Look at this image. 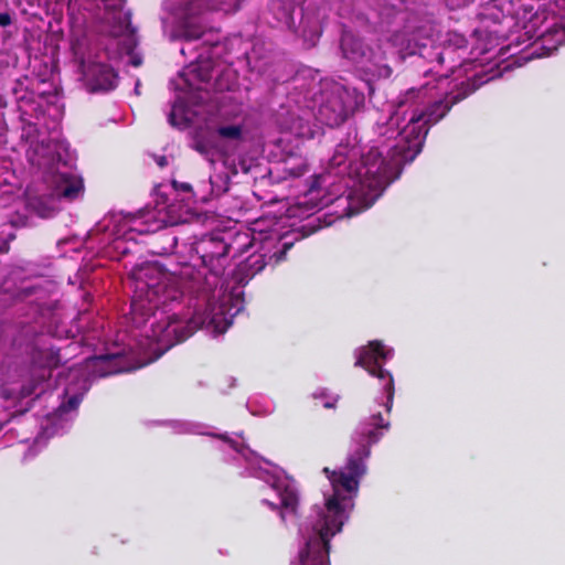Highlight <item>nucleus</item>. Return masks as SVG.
<instances>
[{
  "mask_svg": "<svg viewBox=\"0 0 565 565\" xmlns=\"http://www.w3.org/2000/svg\"><path fill=\"white\" fill-rule=\"evenodd\" d=\"M411 147L397 135L391 146L371 147L361 157L356 170L361 191L373 203L383 191L399 177L405 163L412 162L417 156H411Z\"/></svg>",
  "mask_w": 565,
  "mask_h": 565,
  "instance_id": "5",
  "label": "nucleus"
},
{
  "mask_svg": "<svg viewBox=\"0 0 565 565\" xmlns=\"http://www.w3.org/2000/svg\"><path fill=\"white\" fill-rule=\"evenodd\" d=\"M364 104V95L355 88L341 87L322 103L319 119L327 126L337 127Z\"/></svg>",
  "mask_w": 565,
  "mask_h": 565,
  "instance_id": "7",
  "label": "nucleus"
},
{
  "mask_svg": "<svg viewBox=\"0 0 565 565\" xmlns=\"http://www.w3.org/2000/svg\"><path fill=\"white\" fill-rule=\"evenodd\" d=\"M184 20L185 21L183 22L182 31H181V38L183 40L195 41V40L201 39L204 35L205 31L202 25L191 23L190 21H188V19H184Z\"/></svg>",
  "mask_w": 565,
  "mask_h": 565,
  "instance_id": "22",
  "label": "nucleus"
},
{
  "mask_svg": "<svg viewBox=\"0 0 565 565\" xmlns=\"http://www.w3.org/2000/svg\"><path fill=\"white\" fill-rule=\"evenodd\" d=\"M280 518L284 520L285 519V515H284V512L281 511L280 512Z\"/></svg>",
  "mask_w": 565,
  "mask_h": 565,
  "instance_id": "35",
  "label": "nucleus"
},
{
  "mask_svg": "<svg viewBox=\"0 0 565 565\" xmlns=\"http://www.w3.org/2000/svg\"><path fill=\"white\" fill-rule=\"evenodd\" d=\"M87 367L97 377H106L134 370L121 353L92 356L87 360Z\"/></svg>",
  "mask_w": 565,
  "mask_h": 565,
  "instance_id": "9",
  "label": "nucleus"
},
{
  "mask_svg": "<svg viewBox=\"0 0 565 565\" xmlns=\"http://www.w3.org/2000/svg\"><path fill=\"white\" fill-rule=\"evenodd\" d=\"M84 191L83 180L73 174L63 173L57 175L54 186V194L66 201L76 200Z\"/></svg>",
  "mask_w": 565,
  "mask_h": 565,
  "instance_id": "10",
  "label": "nucleus"
},
{
  "mask_svg": "<svg viewBox=\"0 0 565 565\" xmlns=\"http://www.w3.org/2000/svg\"><path fill=\"white\" fill-rule=\"evenodd\" d=\"M33 391H34V388H33V387H32V388L23 387V393H24L25 395H31V394L33 393Z\"/></svg>",
  "mask_w": 565,
  "mask_h": 565,
  "instance_id": "34",
  "label": "nucleus"
},
{
  "mask_svg": "<svg viewBox=\"0 0 565 565\" xmlns=\"http://www.w3.org/2000/svg\"><path fill=\"white\" fill-rule=\"evenodd\" d=\"M302 238V236H300L299 234H296V236L294 235H284L281 237V248L279 252L275 253V256L277 257L278 260H285L286 259V254L288 253V250H290L295 243L297 241H300Z\"/></svg>",
  "mask_w": 565,
  "mask_h": 565,
  "instance_id": "23",
  "label": "nucleus"
},
{
  "mask_svg": "<svg viewBox=\"0 0 565 565\" xmlns=\"http://www.w3.org/2000/svg\"><path fill=\"white\" fill-rule=\"evenodd\" d=\"M330 547L310 548L306 555V547L299 553L300 565H330L329 561Z\"/></svg>",
  "mask_w": 565,
  "mask_h": 565,
  "instance_id": "19",
  "label": "nucleus"
},
{
  "mask_svg": "<svg viewBox=\"0 0 565 565\" xmlns=\"http://www.w3.org/2000/svg\"><path fill=\"white\" fill-rule=\"evenodd\" d=\"M265 504H267L270 509L276 510L277 505L268 500H263Z\"/></svg>",
  "mask_w": 565,
  "mask_h": 565,
  "instance_id": "30",
  "label": "nucleus"
},
{
  "mask_svg": "<svg viewBox=\"0 0 565 565\" xmlns=\"http://www.w3.org/2000/svg\"><path fill=\"white\" fill-rule=\"evenodd\" d=\"M32 363L43 370L41 380L51 376V371L61 365L60 350L54 348L34 349L32 352Z\"/></svg>",
  "mask_w": 565,
  "mask_h": 565,
  "instance_id": "11",
  "label": "nucleus"
},
{
  "mask_svg": "<svg viewBox=\"0 0 565 565\" xmlns=\"http://www.w3.org/2000/svg\"><path fill=\"white\" fill-rule=\"evenodd\" d=\"M391 351L387 350L381 341H370L366 347L360 349L355 366L366 370L372 376L384 382V391L386 394V409L391 411L394 399V379L393 375L383 369L382 364L388 359Z\"/></svg>",
  "mask_w": 565,
  "mask_h": 565,
  "instance_id": "8",
  "label": "nucleus"
},
{
  "mask_svg": "<svg viewBox=\"0 0 565 565\" xmlns=\"http://www.w3.org/2000/svg\"><path fill=\"white\" fill-rule=\"evenodd\" d=\"M340 50L343 57L354 63L370 79L388 78L393 73L381 44L370 46L349 30L342 31Z\"/></svg>",
  "mask_w": 565,
  "mask_h": 565,
  "instance_id": "6",
  "label": "nucleus"
},
{
  "mask_svg": "<svg viewBox=\"0 0 565 565\" xmlns=\"http://www.w3.org/2000/svg\"><path fill=\"white\" fill-rule=\"evenodd\" d=\"M191 147L209 161L213 162V157L218 149L215 131L209 129L198 130L193 137Z\"/></svg>",
  "mask_w": 565,
  "mask_h": 565,
  "instance_id": "12",
  "label": "nucleus"
},
{
  "mask_svg": "<svg viewBox=\"0 0 565 565\" xmlns=\"http://www.w3.org/2000/svg\"><path fill=\"white\" fill-rule=\"evenodd\" d=\"M184 78L186 86L190 89L198 87V84L209 82L211 73L207 67H201L199 64H190L181 74Z\"/></svg>",
  "mask_w": 565,
  "mask_h": 565,
  "instance_id": "16",
  "label": "nucleus"
},
{
  "mask_svg": "<svg viewBox=\"0 0 565 565\" xmlns=\"http://www.w3.org/2000/svg\"><path fill=\"white\" fill-rule=\"evenodd\" d=\"M215 135L222 139L238 141L243 139V128L241 125L220 126L216 128Z\"/></svg>",
  "mask_w": 565,
  "mask_h": 565,
  "instance_id": "21",
  "label": "nucleus"
},
{
  "mask_svg": "<svg viewBox=\"0 0 565 565\" xmlns=\"http://www.w3.org/2000/svg\"><path fill=\"white\" fill-rule=\"evenodd\" d=\"M169 121H170V124H171V125H173V126L175 125V121H174V113H173V111H171V113L169 114Z\"/></svg>",
  "mask_w": 565,
  "mask_h": 565,
  "instance_id": "32",
  "label": "nucleus"
},
{
  "mask_svg": "<svg viewBox=\"0 0 565 565\" xmlns=\"http://www.w3.org/2000/svg\"><path fill=\"white\" fill-rule=\"evenodd\" d=\"M12 23V17L9 12H0V26L6 28Z\"/></svg>",
  "mask_w": 565,
  "mask_h": 565,
  "instance_id": "26",
  "label": "nucleus"
},
{
  "mask_svg": "<svg viewBox=\"0 0 565 565\" xmlns=\"http://www.w3.org/2000/svg\"><path fill=\"white\" fill-rule=\"evenodd\" d=\"M371 419V425L374 428L362 427L360 429L356 439L359 447L348 459L345 470L332 471L329 468L323 469L332 484L333 494L326 501L324 521L318 535L306 543V555L309 554L310 548L330 547V537L340 532L343 526L344 508L341 504V500L345 498L341 495V491L350 493L358 490L359 479L366 470L364 459L371 454L370 447L381 439L382 433L379 429H387L390 426L387 422H384L381 413L373 415Z\"/></svg>",
  "mask_w": 565,
  "mask_h": 565,
  "instance_id": "2",
  "label": "nucleus"
},
{
  "mask_svg": "<svg viewBox=\"0 0 565 565\" xmlns=\"http://www.w3.org/2000/svg\"><path fill=\"white\" fill-rule=\"evenodd\" d=\"M274 489L277 491L280 499L281 510L296 513L299 499L295 488L285 482H277L274 484Z\"/></svg>",
  "mask_w": 565,
  "mask_h": 565,
  "instance_id": "15",
  "label": "nucleus"
},
{
  "mask_svg": "<svg viewBox=\"0 0 565 565\" xmlns=\"http://www.w3.org/2000/svg\"><path fill=\"white\" fill-rule=\"evenodd\" d=\"M81 403V398L77 395H73L68 398L67 405L70 409L76 408Z\"/></svg>",
  "mask_w": 565,
  "mask_h": 565,
  "instance_id": "27",
  "label": "nucleus"
},
{
  "mask_svg": "<svg viewBox=\"0 0 565 565\" xmlns=\"http://www.w3.org/2000/svg\"><path fill=\"white\" fill-rule=\"evenodd\" d=\"M140 297H145L149 310L178 300L184 292L210 289L212 284L194 266L184 265L179 271H166L157 263H146L131 271Z\"/></svg>",
  "mask_w": 565,
  "mask_h": 565,
  "instance_id": "4",
  "label": "nucleus"
},
{
  "mask_svg": "<svg viewBox=\"0 0 565 565\" xmlns=\"http://www.w3.org/2000/svg\"><path fill=\"white\" fill-rule=\"evenodd\" d=\"M350 156V150L347 146L339 145L330 159V163L333 167H340L345 163Z\"/></svg>",
  "mask_w": 565,
  "mask_h": 565,
  "instance_id": "24",
  "label": "nucleus"
},
{
  "mask_svg": "<svg viewBox=\"0 0 565 565\" xmlns=\"http://www.w3.org/2000/svg\"><path fill=\"white\" fill-rule=\"evenodd\" d=\"M391 41L394 45L399 46V52L405 55H415L420 46H425V44H420L415 39L414 34H408L404 31L395 32Z\"/></svg>",
  "mask_w": 565,
  "mask_h": 565,
  "instance_id": "18",
  "label": "nucleus"
},
{
  "mask_svg": "<svg viewBox=\"0 0 565 565\" xmlns=\"http://www.w3.org/2000/svg\"><path fill=\"white\" fill-rule=\"evenodd\" d=\"M158 163H159L160 167H164L167 164L166 157H161L160 160L158 161Z\"/></svg>",
  "mask_w": 565,
  "mask_h": 565,
  "instance_id": "33",
  "label": "nucleus"
},
{
  "mask_svg": "<svg viewBox=\"0 0 565 565\" xmlns=\"http://www.w3.org/2000/svg\"><path fill=\"white\" fill-rule=\"evenodd\" d=\"M542 50L544 55H551L558 46L565 44V29L562 26H554L546 30L541 35Z\"/></svg>",
  "mask_w": 565,
  "mask_h": 565,
  "instance_id": "14",
  "label": "nucleus"
},
{
  "mask_svg": "<svg viewBox=\"0 0 565 565\" xmlns=\"http://www.w3.org/2000/svg\"><path fill=\"white\" fill-rule=\"evenodd\" d=\"M173 186L175 189H181L183 192H190L192 190V186L190 183H178L175 181H173Z\"/></svg>",
  "mask_w": 565,
  "mask_h": 565,
  "instance_id": "28",
  "label": "nucleus"
},
{
  "mask_svg": "<svg viewBox=\"0 0 565 565\" xmlns=\"http://www.w3.org/2000/svg\"><path fill=\"white\" fill-rule=\"evenodd\" d=\"M178 238L170 232L163 231L151 238L150 252L154 255H169L177 247Z\"/></svg>",
  "mask_w": 565,
  "mask_h": 565,
  "instance_id": "13",
  "label": "nucleus"
},
{
  "mask_svg": "<svg viewBox=\"0 0 565 565\" xmlns=\"http://www.w3.org/2000/svg\"><path fill=\"white\" fill-rule=\"evenodd\" d=\"M231 244L226 243L220 234L204 235L191 244L190 252L195 254L203 267L209 269L210 276L202 274L212 284L210 289L193 291L204 298V308L195 309L193 315L181 320L177 315L168 316L151 324L152 356L147 361L154 362L174 345L188 340L199 329H212L213 332L223 333L227 329L224 308L212 301L210 295L217 285L218 277L223 275L228 264Z\"/></svg>",
  "mask_w": 565,
  "mask_h": 565,
  "instance_id": "1",
  "label": "nucleus"
},
{
  "mask_svg": "<svg viewBox=\"0 0 565 565\" xmlns=\"http://www.w3.org/2000/svg\"><path fill=\"white\" fill-rule=\"evenodd\" d=\"M338 401V398L334 401V402H326L323 404V407L324 408H334L335 407V402Z\"/></svg>",
  "mask_w": 565,
  "mask_h": 565,
  "instance_id": "29",
  "label": "nucleus"
},
{
  "mask_svg": "<svg viewBox=\"0 0 565 565\" xmlns=\"http://www.w3.org/2000/svg\"><path fill=\"white\" fill-rule=\"evenodd\" d=\"M105 75H106L107 77H111V78H115V77H116V76H115V74H114V72H113L111 70H105Z\"/></svg>",
  "mask_w": 565,
  "mask_h": 565,
  "instance_id": "31",
  "label": "nucleus"
},
{
  "mask_svg": "<svg viewBox=\"0 0 565 565\" xmlns=\"http://www.w3.org/2000/svg\"><path fill=\"white\" fill-rule=\"evenodd\" d=\"M477 89L472 79L460 83L456 89L445 94L440 99L426 103V87L408 88L396 100V111L409 115L407 124L398 136L411 147V156H418L431 126L439 122L450 109L466 99Z\"/></svg>",
  "mask_w": 565,
  "mask_h": 565,
  "instance_id": "3",
  "label": "nucleus"
},
{
  "mask_svg": "<svg viewBox=\"0 0 565 565\" xmlns=\"http://www.w3.org/2000/svg\"><path fill=\"white\" fill-rule=\"evenodd\" d=\"M178 6L184 19L196 17L209 9L205 0H179Z\"/></svg>",
  "mask_w": 565,
  "mask_h": 565,
  "instance_id": "20",
  "label": "nucleus"
},
{
  "mask_svg": "<svg viewBox=\"0 0 565 565\" xmlns=\"http://www.w3.org/2000/svg\"><path fill=\"white\" fill-rule=\"evenodd\" d=\"M276 19L288 30H296L295 4L291 1H277L273 4Z\"/></svg>",
  "mask_w": 565,
  "mask_h": 565,
  "instance_id": "17",
  "label": "nucleus"
},
{
  "mask_svg": "<svg viewBox=\"0 0 565 565\" xmlns=\"http://www.w3.org/2000/svg\"><path fill=\"white\" fill-rule=\"evenodd\" d=\"M449 41L452 42L459 49L467 46V40L462 35L457 33H451Z\"/></svg>",
  "mask_w": 565,
  "mask_h": 565,
  "instance_id": "25",
  "label": "nucleus"
}]
</instances>
